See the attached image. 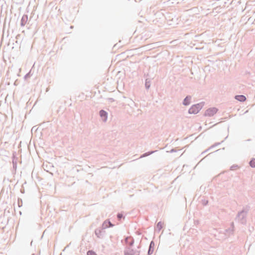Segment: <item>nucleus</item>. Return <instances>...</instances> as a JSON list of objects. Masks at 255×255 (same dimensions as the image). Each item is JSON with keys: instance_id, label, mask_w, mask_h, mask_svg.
I'll return each mask as SVG.
<instances>
[{"instance_id": "obj_32", "label": "nucleus", "mask_w": 255, "mask_h": 255, "mask_svg": "<svg viewBox=\"0 0 255 255\" xmlns=\"http://www.w3.org/2000/svg\"><path fill=\"white\" fill-rule=\"evenodd\" d=\"M141 247V246L139 245L137 246V249H140Z\"/></svg>"}, {"instance_id": "obj_1", "label": "nucleus", "mask_w": 255, "mask_h": 255, "mask_svg": "<svg viewBox=\"0 0 255 255\" xmlns=\"http://www.w3.org/2000/svg\"><path fill=\"white\" fill-rule=\"evenodd\" d=\"M250 209V207L248 205H247L245 207L243 208V209L239 212L236 216V220L238 221L239 222L241 223L242 224H245L246 223V217L247 213L249 211Z\"/></svg>"}, {"instance_id": "obj_15", "label": "nucleus", "mask_w": 255, "mask_h": 255, "mask_svg": "<svg viewBox=\"0 0 255 255\" xmlns=\"http://www.w3.org/2000/svg\"><path fill=\"white\" fill-rule=\"evenodd\" d=\"M151 79L150 78H146L145 81V87L146 90H148L151 85Z\"/></svg>"}, {"instance_id": "obj_16", "label": "nucleus", "mask_w": 255, "mask_h": 255, "mask_svg": "<svg viewBox=\"0 0 255 255\" xmlns=\"http://www.w3.org/2000/svg\"><path fill=\"white\" fill-rule=\"evenodd\" d=\"M162 228H163V223H162V222L160 221L157 223L156 228H155V230L157 231L158 232H159Z\"/></svg>"}, {"instance_id": "obj_22", "label": "nucleus", "mask_w": 255, "mask_h": 255, "mask_svg": "<svg viewBox=\"0 0 255 255\" xmlns=\"http://www.w3.org/2000/svg\"><path fill=\"white\" fill-rule=\"evenodd\" d=\"M87 255H97V254L93 250H89L87 252Z\"/></svg>"}, {"instance_id": "obj_2", "label": "nucleus", "mask_w": 255, "mask_h": 255, "mask_svg": "<svg viewBox=\"0 0 255 255\" xmlns=\"http://www.w3.org/2000/svg\"><path fill=\"white\" fill-rule=\"evenodd\" d=\"M205 105L204 102H202L198 104H196L191 106L188 110V113L189 114H197L203 108Z\"/></svg>"}, {"instance_id": "obj_4", "label": "nucleus", "mask_w": 255, "mask_h": 255, "mask_svg": "<svg viewBox=\"0 0 255 255\" xmlns=\"http://www.w3.org/2000/svg\"><path fill=\"white\" fill-rule=\"evenodd\" d=\"M106 229V228H104L103 226H102L101 227L95 229V234L98 238L103 239L104 237L106 234V231L105 230Z\"/></svg>"}, {"instance_id": "obj_20", "label": "nucleus", "mask_w": 255, "mask_h": 255, "mask_svg": "<svg viewBox=\"0 0 255 255\" xmlns=\"http://www.w3.org/2000/svg\"><path fill=\"white\" fill-rule=\"evenodd\" d=\"M250 166L252 168H255V158H252L249 162Z\"/></svg>"}, {"instance_id": "obj_24", "label": "nucleus", "mask_w": 255, "mask_h": 255, "mask_svg": "<svg viewBox=\"0 0 255 255\" xmlns=\"http://www.w3.org/2000/svg\"><path fill=\"white\" fill-rule=\"evenodd\" d=\"M223 141H222L221 142H216L214 145H212L210 148H208L205 152H206L207 151H208L210 148H213L214 147H215L216 146H217L219 145L221 142H223Z\"/></svg>"}, {"instance_id": "obj_31", "label": "nucleus", "mask_w": 255, "mask_h": 255, "mask_svg": "<svg viewBox=\"0 0 255 255\" xmlns=\"http://www.w3.org/2000/svg\"><path fill=\"white\" fill-rule=\"evenodd\" d=\"M230 227H233V229H234V224L233 222L231 223Z\"/></svg>"}, {"instance_id": "obj_11", "label": "nucleus", "mask_w": 255, "mask_h": 255, "mask_svg": "<svg viewBox=\"0 0 255 255\" xmlns=\"http://www.w3.org/2000/svg\"><path fill=\"white\" fill-rule=\"evenodd\" d=\"M27 21H28V15L24 14L22 16L21 20H20V26L21 27L25 26V25L27 23Z\"/></svg>"}, {"instance_id": "obj_3", "label": "nucleus", "mask_w": 255, "mask_h": 255, "mask_svg": "<svg viewBox=\"0 0 255 255\" xmlns=\"http://www.w3.org/2000/svg\"><path fill=\"white\" fill-rule=\"evenodd\" d=\"M139 251L133 250L130 247H126L124 251V255H140Z\"/></svg>"}, {"instance_id": "obj_13", "label": "nucleus", "mask_w": 255, "mask_h": 255, "mask_svg": "<svg viewBox=\"0 0 255 255\" xmlns=\"http://www.w3.org/2000/svg\"><path fill=\"white\" fill-rule=\"evenodd\" d=\"M166 19H167L168 23L169 25L173 24L172 22H177L178 18L174 16V17H171L170 16H169L168 17H166Z\"/></svg>"}, {"instance_id": "obj_19", "label": "nucleus", "mask_w": 255, "mask_h": 255, "mask_svg": "<svg viewBox=\"0 0 255 255\" xmlns=\"http://www.w3.org/2000/svg\"><path fill=\"white\" fill-rule=\"evenodd\" d=\"M117 217L119 221H121L122 219H125V216L124 215L123 212L118 213L117 215Z\"/></svg>"}, {"instance_id": "obj_17", "label": "nucleus", "mask_w": 255, "mask_h": 255, "mask_svg": "<svg viewBox=\"0 0 255 255\" xmlns=\"http://www.w3.org/2000/svg\"><path fill=\"white\" fill-rule=\"evenodd\" d=\"M234 231V229H233V227H229L228 229L225 230V232L228 236L233 235Z\"/></svg>"}, {"instance_id": "obj_25", "label": "nucleus", "mask_w": 255, "mask_h": 255, "mask_svg": "<svg viewBox=\"0 0 255 255\" xmlns=\"http://www.w3.org/2000/svg\"><path fill=\"white\" fill-rule=\"evenodd\" d=\"M17 203H18V207H20L22 206V200L20 198H18V200H17Z\"/></svg>"}, {"instance_id": "obj_12", "label": "nucleus", "mask_w": 255, "mask_h": 255, "mask_svg": "<svg viewBox=\"0 0 255 255\" xmlns=\"http://www.w3.org/2000/svg\"><path fill=\"white\" fill-rule=\"evenodd\" d=\"M235 99L238 101L244 102H245L247 98L245 96L243 95H237L235 96Z\"/></svg>"}, {"instance_id": "obj_30", "label": "nucleus", "mask_w": 255, "mask_h": 255, "mask_svg": "<svg viewBox=\"0 0 255 255\" xmlns=\"http://www.w3.org/2000/svg\"><path fill=\"white\" fill-rule=\"evenodd\" d=\"M20 192H21V193H22V194L24 193V189L23 187H22V188L20 189Z\"/></svg>"}, {"instance_id": "obj_8", "label": "nucleus", "mask_w": 255, "mask_h": 255, "mask_svg": "<svg viewBox=\"0 0 255 255\" xmlns=\"http://www.w3.org/2000/svg\"><path fill=\"white\" fill-rule=\"evenodd\" d=\"M192 99V97L190 95H187L186 97L183 99L182 101V104L185 106H187L189 105L191 103Z\"/></svg>"}, {"instance_id": "obj_21", "label": "nucleus", "mask_w": 255, "mask_h": 255, "mask_svg": "<svg viewBox=\"0 0 255 255\" xmlns=\"http://www.w3.org/2000/svg\"><path fill=\"white\" fill-rule=\"evenodd\" d=\"M201 202L203 206H206L208 204V200L204 198L201 200Z\"/></svg>"}, {"instance_id": "obj_26", "label": "nucleus", "mask_w": 255, "mask_h": 255, "mask_svg": "<svg viewBox=\"0 0 255 255\" xmlns=\"http://www.w3.org/2000/svg\"><path fill=\"white\" fill-rule=\"evenodd\" d=\"M238 167V165L237 164H234L230 167L231 170H234Z\"/></svg>"}, {"instance_id": "obj_33", "label": "nucleus", "mask_w": 255, "mask_h": 255, "mask_svg": "<svg viewBox=\"0 0 255 255\" xmlns=\"http://www.w3.org/2000/svg\"><path fill=\"white\" fill-rule=\"evenodd\" d=\"M32 242H33V241H31V243H30V246H32V244H33V243H32Z\"/></svg>"}, {"instance_id": "obj_7", "label": "nucleus", "mask_w": 255, "mask_h": 255, "mask_svg": "<svg viewBox=\"0 0 255 255\" xmlns=\"http://www.w3.org/2000/svg\"><path fill=\"white\" fill-rule=\"evenodd\" d=\"M12 168L13 170L14 171V172H16V168H17V157L16 156V152H14L12 153Z\"/></svg>"}, {"instance_id": "obj_10", "label": "nucleus", "mask_w": 255, "mask_h": 255, "mask_svg": "<svg viewBox=\"0 0 255 255\" xmlns=\"http://www.w3.org/2000/svg\"><path fill=\"white\" fill-rule=\"evenodd\" d=\"M154 242L153 241H151L148 247L147 255H151L152 254L154 251Z\"/></svg>"}, {"instance_id": "obj_6", "label": "nucleus", "mask_w": 255, "mask_h": 255, "mask_svg": "<svg viewBox=\"0 0 255 255\" xmlns=\"http://www.w3.org/2000/svg\"><path fill=\"white\" fill-rule=\"evenodd\" d=\"M99 115H100V117H101L103 122H107L108 114L106 111H105L104 110H101L99 111Z\"/></svg>"}, {"instance_id": "obj_18", "label": "nucleus", "mask_w": 255, "mask_h": 255, "mask_svg": "<svg viewBox=\"0 0 255 255\" xmlns=\"http://www.w3.org/2000/svg\"><path fill=\"white\" fill-rule=\"evenodd\" d=\"M134 243V240L133 238L132 237L130 239V241H129L127 243H126V244L127 245V246L126 247H130V248H131L132 247V246H133Z\"/></svg>"}, {"instance_id": "obj_14", "label": "nucleus", "mask_w": 255, "mask_h": 255, "mask_svg": "<svg viewBox=\"0 0 255 255\" xmlns=\"http://www.w3.org/2000/svg\"><path fill=\"white\" fill-rule=\"evenodd\" d=\"M157 150H150V151H149L148 152H146L142 154H141L140 156V158H143V157H146L147 156H149L156 152H157Z\"/></svg>"}, {"instance_id": "obj_34", "label": "nucleus", "mask_w": 255, "mask_h": 255, "mask_svg": "<svg viewBox=\"0 0 255 255\" xmlns=\"http://www.w3.org/2000/svg\"><path fill=\"white\" fill-rule=\"evenodd\" d=\"M31 255H35V254H32Z\"/></svg>"}, {"instance_id": "obj_27", "label": "nucleus", "mask_w": 255, "mask_h": 255, "mask_svg": "<svg viewBox=\"0 0 255 255\" xmlns=\"http://www.w3.org/2000/svg\"><path fill=\"white\" fill-rule=\"evenodd\" d=\"M131 237H132L131 236H127V237H125V241L126 244L129 241V240H130Z\"/></svg>"}, {"instance_id": "obj_9", "label": "nucleus", "mask_w": 255, "mask_h": 255, "mask_svg": "<svg viewBox=\"0 0 255 255\" xmlns=\"http://www.w3.org/2000/svg\"><path fill=\"white\" fill-rule=\"evenodd\" d=\"M115 225L112 223L109 219L106 220L102 224L103 228L106 229L110 227H113Z\"/></svg>"}, {"instance_id": "obj_29", "label": "nucleus", "mask_w": 255, "mask_h": 255, "mask_svg": "<svg viewBox=\"0 0 255 255\" xmlns=\"http://www.w3.org/2000/svg\"><path fill=\"white\" fill-rule=\"evenodd\" d=\"M176 151L177 150L175 148H172V149H171L169 151V152H170V153L175 152H176Z\"/></svg>"}, {"instance_id": "obj_28", "label": "nucleus", "mask_w": 255, "mask_h": 255, "mask_svg": "<svg viewBox=\"0 0 255 255\" xmlns=\"http://www.w3.org/2000/svg\"><path fill=\"white\" fill-rule=\"evenodd\" d=\"M107 100L110 103H112V102H114L115 101L114 99H113V98H108Z\"/></svg>"}, {"instance_id": "obj_5", "label": "nucleus", "mask_w": 255, "mask_h": 255, "mask_svg": "<svg viewBox=\"0 0 255 255\" xmlns=\"http://www.w3.org/2000/svg\"><path fill=\"white\" fill-rule=\"evenodd\" d=\"M218 111V109L216 107L210 108L205 111L203 115L205 117H212L216 114Z\"/></svg>"}, {"instance_id": "obj_23", "label": "nucleus", "mask_w": 255, "mask_h": 255, "mask_svg": "<svg viewBox=\"0 0 255 255\" xmlns=\"http://www.w3.org/2000/svg\"><path fill=\"white\" fill-rule=\"evenodd\" d=\"M31 70L28 72L24 76V80H27V79L29 78L31 76Z\"/></svg>"}]
</instances>
